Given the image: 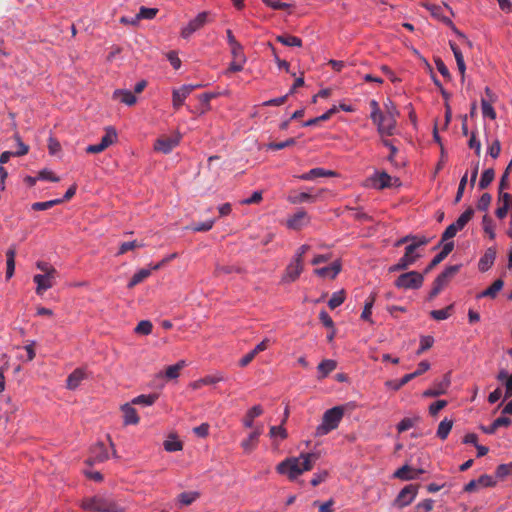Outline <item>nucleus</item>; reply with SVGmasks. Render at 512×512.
Returning a JSON list of instances; mask_svg holds the SVG:
<instances>
[{
    "label": "nucleus",
    "mask_w": 512,
    "mask_h": 512,
    "mask_svg": "<svg viewBox=\"0 0 512 512\" xmlns=\"http://www.w3.org/2000/svg\"><path fill=\"white\" fill-rule=\"evenodd\" d=\"M318 459V453H301L298 457H289L280 462L277 471L287 475L290 480H295L304 472L312 470Z\"/></svg>",
    "instance_id": "f257e3e1"
},
{
    "label": "nucleus",
    "mask_w": 512,
    "mask_h": 512,
    "mask_svg": "<svg viewBox=\"0 0 512 512\" xmlns=\"http://www.w3.org/2000/svg\"><path fill=\"white\" fill-rule=\"evenodd\" d=\"M370 106L372 108L371 119L374 124L377 125V130L379 134L384 138V136H392L395 134L396 130V117L393 113H385L383 114L380 111L379 105L377 101L372 100L370 102Z\"/></svg>",
    "instance_id": "f03ea898"
},
{
    "label": "nucleus",
    "mask_w": 512,
    "mask_h": 512,
    "mask_svg": "<svg viewBox=\"0 0 512 512\" xmlns=\"http://www.w3.org/2000/svg\"><path fill=\"white\" fill-rule=\"evenodd\" d=\"M450 29L453 30L455 35L458 37L459 43L456 44H450V48L453 52L457 70L461 76V81L464 83L465 81V74H466V62H465V55L469 53L472 49L471 42L467 39L465 35L460 33L455 27H452L450 25Z\"/></svg>",
    "instance_id": "7ed1b4c3"
},
{
    "label": "nucleus",
    "mask_w": 512,
    "mask_h": 512,
    "mask_svg": "<svg viewBox=\"0 0 512 512\" xmlns=\"http://www.w3.org/2000/svg\"><path fill=\"white\" fill-rule=\"evenodd\" d=\"M344 416V408L335 406L324 412L322 422L316 428L315 435L318 437L325 436L331 431L338 428Z\"/></svg>",
    "instance_id": "20e7f679"
},
{
    "label": "nucleus",
    "mask_w": 512,
    "mask_h": 512,
    "mask_svg": "<svg viewBox=\"0 0 512 512\" xmlns=\"http://www.w3.org/2000/svg\"><path fill=\"white\" fill-rule=\"evenodd\" d=\"M82 508L90 512H124L125 508L120 506L111 498L94 496L82 501Z\"/></svg>",
    "instance_id": "39448f33"
},
{
    "label": "nucleus",
    "mask_w": 512,
    "mask_h": 512,
    "mask_svg": "<svg viewBox=\"0 0 512 512\" xmlns=\"http://www.w3.org/2000/svg\"><path fill=\"white\" fill-rule=\"evenodd\" d=\"M427 243L426 238H413V242L407 245L404 255L395 265L391 266L389 270L395 272L408 268L420 257L417 253V249Z\"/></svg>",
    "instance_id": "423d86ee"
},
{
    "label": "nucleus",
    "mask_w": 512,
    "mask_h": 512,
    "mask_svg": "<svg viewBox=\"0 0 512 512\" xmlns=\"http://www.w3.org/2000/svg\"><path fill=\"white\" fill-rule=\"evenodd\" d=\"M423 284V275L417 271L401 274L395 281V285L402 289H418Z\"/></svg>",
    "instance_id": "0eeeda50"
},
{
    "label": "nucleus",
    "mask_w": 512,
    "mask_h": 512,
    "mask_svg": "<svg viewBox=\"0 0 512 512\" xmlns=\"http://www.w3.org/2000/svg\"><path fill=\"white\" fill-rule=\"evenodd\" d=\"M210 12L203 11L199 13L194 19L190 20L187 26L181 30L183 38H189L194 32L204 27L205 24L210 22Z\"/></svg>",
    "instance_id": "6e6552de"
},
{
    "label": "nucleus",
    "mask_w": 512,
    "mask_h": 512,
    "mask_svg": "<svg viewBox=\"0 0 512 512\" xmlns=\"http://www.w3.org/2000/svg\"><path fill=\"white\" fill-rule=\"evenodd\" d=\"M117 138L115 130L111 127L106 129L105 135L101 138L100 143L89 145L86 148V152L89 154H97L103 152L108 148Z\"/></svg>",
    "instance_id": "1a4fd4ad"
},
{
    "label": "nucleus",
    "mask_w": 512,
    "mask_h": 512,
    "mask_svg": "<svg viewBox=\"0 0 512 512\" xmlns=\"http://www.w3.org/2000/svg\"><path fill=\"white\" fill-rule=\"evenodd\" d=\"M418 487L419 486L417 484H409L405 486L398 494L394 504L399 508L409 505L417 495Z\"/></svg>",
    "instance_id": "9d476101"
},
{
    "label": "nucleus",
    "mask_w": 512,
    "mask_h": 512,
    "mask_svg": "<svg viewBox=\"0 0 512 512\" xmlns=\"http://www.w3.org/2000/svg\"><path fill=\"white\" fill-rule=\"evenodd\" d=\"M495 485H496V481L494 480V478L490 475L484 474V475H481L477 479H473V480L469 481L464 486V491L471 493V492L478 491L479 489L486 488V487H493Z\"/></svg>",
    "instance_id": "9b49d317"
},
{
    "label": "nucleus",
    "mask_w": 512,
    "mask_h": 512,
    "mask_svg": "<svg viewBox=\"0 0 512 512\" xmlns=\"http://www.w3.org/2000/svg\"><path fill=\"white\" fill-rule=\"evenodd\" d=\"M180 142L179 136H162L154 143V149L163 154L170 153Z\"/></svg>",
    "instance_id": "f8f14e48"
},
{
    "label": "nucleus",
    "mask_w": 512,
    "mask_h": 512,
    "mask_svg": "<svg viewBox=\"0 0 512 512\" xmlns=\"http://www.w3.org/2000/svg\"><path fill=\"white\" fill-rule=\"evenodd\" d=\"M108 458L109 454L104 443L98 442L91 448L90 456L86 460V463L88 465H94L96 463H102L106 461Z\"/></svg>",
    "instance_id": "ddd939ff"
},
{
    "label": "nucleus",
    "mask_w": 512,
    "mask_h": 512,
    "mask_svg": "<svg viewBox=\"0 0 512 512\" xmlns=\"http://www.w3.org/2000/svg\"><path fill=\"white\" fill-rule=\"evenodd\" d=\"M441 251L432 259L430 264L427 266L425 272H429L439 263H441L448 255V227L444 229L441 236Z\"/></svg>",
    "instance_id": "4468645a"
},
{
    "label": "nucleus",
    "mask_w": 512,
    "mask_h": 512,
    "mask_svg": "<svg viewBox=\"0 0 512 512\" xmlns=\"http://www.w3.org/2000/svg\"><path fill=\"white\" fill-rule=\"evenodd\" d=\"M56 274H36L33 281L37 284L36 293L42 295L46 290L53 287Z\"/></svg>",
    "instance_id": "2eb2a0df"
},
{
    "label": "nucleus",
    "mask_w": 512,
    "mask_h": 512,
    "mask_svg": "<svg viewBox=\"0 0 512 512\" xmlns=\"http://www.w3.org/2000/svg\"><path fill=\"white\" fill-rule=\"evenodd\" d=\"M197 87H200V85H183L178 89H174L172 94L173 107L178 109L182 106L188 95Z\"/></svg>",
    "instance_id": "dca6fc26"
},
{
    "label": "nucleus",
    "mask_w": 512,
    "mask_h": 512,
    "mask_svg": "<svg viewBox=\"0 0 512 512\" xmlns=\"http://www.w3.org/2000/svg\"><path fill=\"white\" fill-rule=\"evenodd\" d=\"M303 271V261L292 259L286 267L285 274L282 278L284 282H294Z\"/></svg>",
    "instance_id": "f3484780"
},
{
    "label": "nucleus",
    "mask_w": 512,
    "mask_h": 512,
    "mask_svg": "<svg viewBox=\"0 0 512 512\" xmlns=\"http://www.w3.org/2000/svg\"><path fill=\"white\" fill-rule=\"evenodd\" d=\"M474 215L473 208H467L460 217L453 223L450 224V238L453 237L458 231H461L465 225L472 219Z\"/></svg>",
    "instance_id": "a211bd4d"
},
{
    "label": "nucleus",
    "mask_w": 512,
    "mask_h": 512,
    "mask_svg": "<svg viewBox=\"0 0 512 512\" xmlns=\"http://www.w3.org/2000/svg\"><path fill=\"white\" fill-rule=\"evenodd\" d=\"M499 207L496 210V216L500 219L506 217L508 211L512 213V195L509 193H500L498 199Z\"/></svg>",
    "instance_id": "6ab92c4d"
},
{
    "label": "nucleus",
    "mask_w": 512,
    "mask_h": 512,
    "mask_svg": "<svg viewBox=\"0 0 512 512\" xmlns=\"http://www.w3.org/2000/svg\"><path fill=\"white\" fill-rule=\"evenodd\" d=\"M496 259V249L494 247H489L486 249L483 256L480 258L478 262V269L481 272L488 271L494 264Z\"/></svg>",
    "instance_id": "aec40b11"
},
{
    "label": "nucleus",
    "mask_w": 512,
    "mask_h": 512,
    "mask_svg": "<svg viewBox=\"0 0 512 512\" xmlns=\"http://www.w3.org/2000/svg\"><path fill=\"white\" fill-rule=\"evenodd\" d=\"M423 472L422 469H415L409 465H404L395 471L394 477L401 480H412L416 479Z\"/></svg>",
    "instance_id": "412c9836"
},
{
    "label": "nucleus",
    "mask_w": 512,
    "mask_h": 512,
    "mask_svg": "<svg viewBox=\"0 0 512 512\" xmlns=\"http://www.w3.org/2000/svg\"><path fill=\"white\" fill-rule=\"evenodd\" d=\"M448 282V268H445L441 274L435 279L433 287L429 293V300L434 299L446 286Z\"/></svg>",
    "instance_id": "4be33fe9"
},
{
    "label": "nucleus",
    "mask_w": 512,
    "mask_h": 512,
    "mask_svg": "<svg viewBox=\"0 0 512 512\" xmlns=\"http://www.w3.org/2000/svg\"><path fill=\"white\" fill-rule=\"evenodd\" d=\"M262 432H263L262 426L256 427L255 430L252 431L248 435V437L241 442V447L247 452L254 450L258 444L259 437L262 434Z\"/></svg>",
    "instance_id": "5701e85b"
},
{
    "label": "nucleus",
    "mask_w": 512,
    "mask_h": 512,
    "mask_svg": "<svg viewBox=\"0 0 512 512\" xmlns=\"http://www.w3.org/2000/svg\"><path fill=\"white\" fill-rule=\"evenodd\" d=\"M86 378V373L83 369H75L67 378L66 386L70 390H75L79 387L81 382Z\"/></svg>",
    "instance_id": "b1692460"
},
{
    "label": "nucleus",
    "mask_w": 512,
    "mask_h": 512,
    "mask_svg": "<svg viewBox=\"0 0 512 512\" xmlns=\"http://www.w3.org/2000/svg\"><path fill=\"white\" fill-rule=\"evenodd\" d=\"M308 223L307 213L303 210L295 213L287 220V226L291 229L298 230Z\"/></svg>",
    "instance_id": "393cba45"
},
{
    "label": "nucleus",
    "mask_w": 512,
    "mask_h": 512,
    "mask_svg": "<svg viewBox=\"0 0 512 512\" xmlns=\"http://www.w3.org/2000/svg\"><path fill=\"white\" fill-rule=\"evenodd\" d=\"M341 271V265L338 262L332 263L330 266L315 269V274L323 278L334 279Z\"/></svg>",
    "instance_id": "a878e982"
},
{
    "label": "nucleus",
    "mask_w": 512,
    "mask_h": 512,
    "mask_svg": "<svg viewBox=\"0 0 512 512\" xmlns=\"http://www.w3.org/2000/svg\"><path fill=\"white\" fill-rule=\"evenodd\" d=\"M432 81L434 82L435 86H437L444 98V106H445V111H444V124H443V129L448 127V92L445 90L444 86L442 85V83L440 82V80L437 78L436 74L435 73H432L430 75Z\"/></svg>",
    "instance_id": "bb28decb"
},
{
    "label": "nucleus",
    "mask_w": 512,
    "mask_h": 512,
    "mask_svg": "<svg viewBox=\"0 0 512 512\" xmlns=\"http://www.w3.org/2000/svg\"><path fill=\"white\" fill-rule=\"evenodd\" d=\"M113 98L128 106L134 105L137 101L135 95L129 90H115L113 93Z\"/></svg>",
    "instance_id": "cd10ccee"
},
{
    "label": "nucleus",
    "mask_w": 512,
    "mask_h": 512,
    "mask_svg": "<svg viewBox=\"0 0 512 512\" xmlns=\"http://www.w3.org/2000/svg\"><path fill=\"white\" fill-rule=\"evenodd\" d=\"M337 367V362L331 359L323 360L319 363L318 369V379H323L327 377L332 371H334Z\"/></svg>",
    "instance_id": "c85d7f7f"
},
{
    "label": "nucleus",
    "mask_w": 512,
    "mask_h": 512,
    "mask_svg": "<svg viewBox=\"0 0 512 512\" xmlns=\"http://www.w3.org/2000/svg\"><path fill=\"white\" fill-rule=\"evenodd\" d=\"M122 411L125 425H135L139 422L137 412L130 404L123 405Z\"/></svg>",
    "instance_id": "c756f323"
},
{
    "label": "nucleus",
    "mask_w": 512,
    "mask_h": 512,
    "mask_svg": "<svg viewBox=\"0 0 512 512\" xmlns=\"http://www.w3.org/2000/svg\"><path fill=\"white\" fill-rule=\"evenodd\" d=\"M372 184L377 189H384L391 186V176L386 172L375 174L372 178Z\"/></svg>",
    "instance_id": "7c9ffc66"
},
{
    "label": "nucleus",
    "mask_w": 512,
    "mask_h": 512,
    "mask_svg": "<svg viewBox=\"0 0 512 512\" xmlns=\"http://www.w3.org/2000/svg\"><path fill=\"white\" fill-rule=\"evenodd\" d=\"M15 256H16V248L15 246H11L6 251V278L10 279L14 275L15 271Z\"/></svg>",
    "instance_id": "2f4dec72"
},
{
    "label": "nucleus",
    "mask_w": 512,
    "mask_h": 512,
    "mask_svg": "<svg viewBox=\"0 0 512 512\" xmlns=\"http://www.w3.org/2000/svg\"><path fill=\"white\" fill-rule=\"evenodd\" d=\"M263 413V408L260 405L253 406L250 410L247 411L245 418L243 420V425L246 428H252L254 419L260 416Z\"/></svg>",
    "instance_id": "473e14b6"
},
{
    "label": "nucleus",
    "mask_w": 512,
    "mask_h": 512,
    "mask_svg": "<svg viewBox=\"0 0 512 512\" xmlns=\"http://www.w3.org/2000/svg\"><path fill=\"white\" fill-rule=\"evenodd\" d=\"M334 173L329 170H325L323 168H313L307 173L302 174L299 178L302 180H313L318 177H328L332 176Z\"/></svg>",
    "instance_id": "72a5a7b5"
},
{
    "label": "nucleus",
    "mask_w": 512,
    "mask_h": 512,
    "mask_svg": "<svg viewBox=\"0 0 512 512\" xmlns=\"http://www.w3.org/2000/svg\"><path fill=\"white\" fill-rule=\"evenodd\" d=\"M153 269H147L143 268L136 272L132 278L130 279L128 283V288H133L134 286L138 285L139 283L143 282L146 278H148L151 275V271Z\"/></svg>",
    "instance_id": "f704fd0d"
},
{
    "label": "nucleus",
    "mask_w": 512,
    "mask_h": 512,
    "mask_svg": "<svg viewBox=\"0 0 512 512\" xmlns=\"http://www.w3.org/2000/svg\"><path fill=\"white\" fill-rule=\"evenodd\" d=\"M200 497L198 491H186L178 495V501L183 506H189Z\"/></svg>",
    "instance_id": "c9c22d12"
},
{
    "label": "nucleus",
    "mask_w": 512,
    "mask_h": 512,
    "mask_svg": "<svg viewBox=\"0 0 512 512\" xmlns=\"http://www.w3.org/2000/svg\"><path fill=\"white\" fill-rule=\"evenodd\" d=\"M276 41L289 47H301L302 40L299 37L292 35H279L276 37Z\"/></svg>",
    "instance_id": "e433bc0d"
},
{
    "label": "nucleus",
    "mask_w": 512,
    "mask_h": 512,
    "mask_svg": "<svg viewBox=\"0 0 512 512\" xmlns=\"http://www.w3.org/2000/svg\"><path fill=\"white\" fill-rule=\"evenodd\" d=\"M504 282L501 279H497L481 293V297L495 298L499 291L503 288Z\"/></svg>",
    "instance_id": "4c0bfd02"
},
{
    "label": "nucleus",
    "mask_w": 512,
    "mask_h": 512,
    "mask_svg": "<svg viewBox=\"0 0 512 512\" xmlns=\"http://www.w3.org/2000/svg\"><path fill=\"white\" fill-rule=\"evenodd\" d=\"M158 12V9L156 8H147L142 6L139 10V13L136 15V17L131 22L132 25L136 24L140 19H153Z\"/></svg>",
    "instance_id": "58836bf2"
},
{
    "label": "nucleus",
    "mask_w": 512,
    "mask_h": 512,
    "mask_svg": "<svg viewBox=\"0 0 512 512\" xmlns=\"http://www.w3.org/2000/svg\"><path fill=\"white\" fill-rule=\"evenodd\" d=\"M158 399L157 394H148V395H139L132 400V404L142 405V406H151Z\"/></svg>",
    "instance_id": "ea45409f"
},
{
    "label": "nucleus",
    "mask_w": 512,
    "mask_h": 512,
    "mask_svg": "<svg viewBox=\"0 0 512 512\" xmlns=\"http://www.w3.org/2000/svg\"><path fill=\"white\" fill-rule=\"evenodd\" d=\"M423 6L430 11L432 17L444 23H448V19L444 16L443 9L440 6L429 3H424Z\"/></svg>",
    "instance_id": "a19ab883"
},
{
    "label": "nucleus",
    "mask_w": 512,
    "mask_h": 512,
    "mask_svg": "<svg viewBox=\"0 0 512 512\" xmlns=\"http://www.w3.org/2000/svg\"><path fill=\"white\" fill-rule=\"evenodd\" d=\"M185 365V361L181 360L174 365L168 366L165 371V376L168 379H176L179 376L181 369L184 368Z\"/></svg>",
    "instance_id": "79ce46f5"
},
{
    "label": "nucleus",
    "mask_w": 512,
    "mask_h": 512,
    "mask_svg": "<svg viewBox=\"0 0 512 512\" xmlns=\"http://www.w3.org/2000/svg\"><path fill=\"white\" fill-rule=\"evenodd\" d=\"M344 300H345V291L344 290L334 292L328 301V306L330 309H335V308L339 307L344 302Z\"/></svg>",
    "instance_id": "37998d69"
},
{
    "label": "nucleus",
    "mask_w": 512,
    "mask_h": 512,
    "mask_svg": "<svg viewBox=\"0 0 512 512\" xmlns=\"http://www.w3.org/2000/svg\"><path fill=\"white\" fill-rule=\"evenodd\" d=\"M494 177H495L494 170L492 168L486 169L481 175V178L479 181V188L485 189L486 187H488L491 184V182L494 180Z\"/></svg>",
    "instance_id": "c03bdc74"
},
{
    "label": "nucleus",
    "mask_w": 512,
    "mask_h": 512,
    "mask_svg": "<svg viewBox=\"0 0 512 512\" xmlns=\"http://www.w3.org/2000/svg\"><path fill=\"white\" fill-rule=\"evenodd\" d=\"M317 198H318V195H311L306 192H301L295 196L289 197V201L293 204H297V203H303V202H307V201L315 202L317 200Z\"/></svg>",
    "instance_id": "a18cd8bd"
},
{
    "label": "nucleus",
    "mask_w": 512,
    "mask_h": 512,
    "mask_svg": "<svg viewBox=\"0 0 512 512\" xmlns=\"http://www.w3.org/2000/svg\"><path fill=\"white\" fill-rule=\"evenodd\" d=\"M164 448L168 452H176L183 449V444L176 437H169V439L164 442Z\"/></svg>",
    "instance_id": "49530a36"
},
{
    "label": "nucleus",
    "mask_w": 512,
    "mask_h": 512,
    "mask_svg": "<svg viewBox=\"0 0 512 512\" xmlns=\"http://www.w3.org/2000/svg\"><path fill=\"white\" fill-rule=\"evenodd\" d=\"M62 202H63V200H57V199L49 200V201H45V202H35L32 204L31 208L35 211H43V210L50 209V208L54 207L55 205L61 204Z\"/></svg>",
    "instance_id": "de8ad7c7"
},
{
    "label": "nucleus",
    "mask_w": 512,
    "mask_h": 512,
    "mask_svg": "<svg viewBox=\"0 0 512 512\" xmlns=\"http://www.w3.org/2000/svg\"><path fill=\"white\" fill-rule=\"evenodd\" d=\"M481 109H482V114L484 117H488L491 120H494L496 118V112H495L492 104L489 101L482 99L481 100Z\"/></svg>",
    "instance_id": "09e8293b"
},
{
    "label": "nucleus",
    "mask_w": 512,
    "mask_h": 512,
    "mask_svg": "<svg viewBox=\"0 0 512 512\" xmlns=\"http://www.w3.org/2000/svg\"><path fill=\"white\" fill-rule=\"evenodd\" d=\"M233 272H240V268L231 265L216 264L214 274L215 276H221Z\"/></svg>",
    "instance_id": "8fccbe9b"
},
{
    "label": "nucleus",
    "mask_w": 512,
    "mask_h": 512,
    "mask_svg": "<svg viewBox=\"0 0 512 512\" xmlns=\"http://www.w3.org/2000/svg\"><path fill=\"white\" fill-rule=\"evenodd\" d=\"M296 141L294 138H289L282 142H271L267 145V148L270 150H281L290 146L295 145Z\"/></svg>",
    "instance_id": "3c124183"
},
{
    "label": "nucleus",
    "mask_w": 512,
    "mask_h": 512,
    "mask_svg": "<svg viewBox=\"0 0 512 512\" xmlns=\"http://www.w3.org/2000/svg\"><path fill=\"white\" fill-rule=\"evenodd\" d=\"M153 325L148 320L140 321L135 327V332L142 335H149L152 332Z\"/></svg>",
    "instance_id": "603ef678"
},
{
    "label": "nucleus",
    "mask_w": 512,
    "mask_h": 512,
    "mask_svg": "<svg viewBox=\"0 0 512 512\" xmlns=\"http://www.w3.org/2000/svg\"><path fill=\"white\" fill-rule=\"evenodd\" d=\"M223 380H224V377L222 374L208 375V376H205L204 378L200 379L197 382L196 386L198 387L201 384L202 385H212V384L218 383Z\"/></svg>",
    "instance_id": "864d4df0"
},
{
    "label": "nucleus",
    "mask_w": 512,
    "mask_h": 512,
    "mask_svg": "<svg viewBox=\"0 0 512 512\" xmlns=\"http://www.w3.org/2000/svg\"><path fill=\"white\" fill-rule=\"evenodd\" d=\"M214 223H215V220H213V219L207 220L205 222L194 223L191 226V229L195 232H206V231H209L210 229H212Z\"/></svg>",
    "instance_id": "5fc2aeb1"
},
{
    "label": "nucleus",
    "mask_w": 512,
    "mask_h": 512,
    "mask_svg": "<svg viewBox=\"0 0 512 512\" xmlns=\"http://www.w3.org/2000/svg\"><path fill=\"white\" fill-rule=\"evenodd\" d=\"M375 301V296L372 295L365 303L364 309L361 313V318L366 321H370L372 307Z\"/></svg>",
    "instance_id": "6e6d98bb"
},
{
    "label": "nucleus",
    "mask_w": 512,
    "mask_h": 512,
    "mask_svg": "<svg viewBox=\"0 0 512 512\" xmlns=\"http://www.w3.org/2000/svg\"><path fill=\"white\" fill-rule=\"evenodd\" d=\"M144 245L142 243L137 242L136 240L129 241V242H123L119 248L118 255H122L130 250H133L135 248L143 247Z\"/></svg>",
    "instance_id": "4d7b16f0"
},
{
    "label": "nucleus",
    "mask_w": 512,
    "mask_h": 512,
    "mask_svg": "<svg viewBox=\"0 0 512 512\" xmlns=\"http://www.w3.org/2000/svg\"><path fill=\"white\" fill-rule=\"evenodd\" d=\"M434 339L432 336H422L420 339V347L417 350V355L422 354L424 351L432 347Z\"/></svg>",
    "instance_id": "13d9d810"
},
{
    "label": "nucleus",
    "mask_w": 512,
    "mask_h": 512,
    "mask_svg": "<svg viewBox=\"0 0 512 512\" xmlns=\"http://www.w3.org/2000/svg\"><path fill=\"white\" fill-rule=\"evenodd\" d=\"M230 48L233 59L240 60L241 62H246V57L243 52V46L240 43L236 44L235 46H230Z\"/></svg>",
    "instance_id": "bf43d9fd"
},
{
    "label": "nucleus",
    "mask_w": 512,
    "mask_h": 512,
    "mask_svg": "<svg viewBox=\"0 0 512 512\" xmlns=\"http://www.w3.org/2000/svg\"><path fill=\"white\" fill-rule=\"evenodd\" d=\"M270 437L274 438L279 436L281 439L287 438V431L283 427V424L281 423L278 426H272L269 431Z\"/></svg>",
    "instance_id": "052dcab7"
},
{
    "label": "nucleus",
    "mask_w": 512,
    "mask_h": 512,
    "mask_svg": "<svg viewBox=\"0 0 512 512\" xmlns=\"http://www.w3.org/2000/svg\"><path fill=\"white\" fill-rule=\"evenodd\" d=\"M512 474V462L508 464H501L496 469V476L498 478H504Z\"/></svg>",
    "instance_id": "680f3d73"
},
{
    "label": "nucleus",
    "mask_w": 512,
    "mask_h": 512,
    "mask_svg": "<svg viewBox=\"0 0 512 512\" xmlns=\"http://www.w3.org/2000/svg\"><path fill=\"white\" fill-rule=\"evenodd\" d=\"M501 152V145L498 139H495L491 142V144L488 146V154L496 159L499 157Z\"/></svg>",
    "instance_id": "e2e57ef3"
},
{
    "label": "nucleus",
    "mask_w": 512,
    "mask_h": 512,
    "mask_svg": "<svg viewBox=\"0 0 512 512\" xmlns=\"http://www.w3.org/2000/svg\"><path fill=\"white\" fill-rule=\"evenodd\" d=\"M381 141H382V144L389 149L390 154L388 156V161L391 163H394V158L398 152V149L395 147V145L392 143L391 140L382 138Z\"/></svg>",
    "instance_id": "0e129e2a"
},
{
    "label": "nucleus",
    "mask_w": 512,
    "mask_h": 512,
    "mask_svg": "<svg viewBox=\"0 0 512 512\" xmlns=\"http://www.w3.org/2000/svg\"><path fill=\"white\" fill-rule=\"evenodd\" d=\"M447 401L446 400H437L433 402L429 406V413L431 416H436L440 410H442L444 407H446Z\"/></svg>",
    "instance_id": "69168bd1"
},
{
    "label": "nucleus",
    "mask_w": 512,
    "mask_h": 512,
    "mask_svg": "<svg viewBox=\"0 0 512 512\" xmlns=\"http://www.w3.org/2000/svg\"><path fill=\"white\" fill-rule=\"evenodd\" d=\"M491 195L484 193L478 200L477 208L482 211H486L491 203Z\"/></svg>",
    "instance_id": "338daca9"
},
{
    "label": "nucleus",
    "mask_w": 512,
    "mask_h": 512,
    "mask_svg": "<svg viewBox=\"0 0 512 512\" xmlns=\"http://www.w3.org/2000/svg\"><path fill=\"white\" fill-rule=\"evenodd\" d=\"M433 508V501L432 500H424L423 502L417 504L415 507V512H429Z\"/></svg>",
    "instance_id": "774afa93"
}]
</instances>
